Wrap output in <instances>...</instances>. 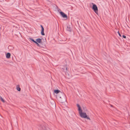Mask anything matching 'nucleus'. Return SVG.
<instances>
[{"label":"nucleus","mask_w":130,"mask_h":130,"mask_svg":"<svg viewBox=\"0 0 130 130\" xmlns=\"http://www.w3.org/2000/svg\"><path fill=\"white\" fill-rule=\"evenodd\" d=\"M49 128L46 126V125L44 124H42L39 125V130H49Z\"/></svg>","instance_id":"1"},{"label":"nucleus","mask_w":130,"mask_h":130,"mask_svg":"<svg viewBox=\"0 0 130 130\" xmlns=\"http://www.w3.org/2000/svg\"><path fill=\"white\" fill-rule=\"evenodd\" d=\"M80 116L82 118H86L88 120H90V118L88 117L86 113L82 112V111L79 112Z\"/></svg>","instance_id":"2"},{"label":"nucleus","mask_w":130,"mask_h":130,"mask_svg":"<svg viewBox=\"0 0 130 130\" xmlns=\"http://www.w3.org/2000/svg\"><path fill=\"white\" fill-rule=\"evenodd\" d=\"M59 94V95H57L56 98L59 100L60 102L62 103L63 102V101L62 100V98H61V96H64V94L63 93L60 92V93Z\"/></svg>","instance_id":"3"},{"label":"nucleus","mask_w":130,"mask_h":130,"mask_svg":"<svg viewBox=\"0 0 130 130\" xmlns=\"http://www.w3.org/2000/svg\"><path fill=\"white\" fill-rule=\"evenodd\" d=\"M92 4H93L92 9L94 11L96 14H98V9L97 7L95 4H93V3Z\"/></svg>","instance_id":"4"},{"label":"nucleus","mask_w":130,"mask_h":130,"mask_svg":"<svg viewBox=\"0 0 130 130\" xmlns=\"http://www.w3.org/2000/svg\"><path fill=\"white\" fill-rule=\"evenodd\" d=\"M61 15L63 18H66L67 19L68 18L67 15L62 12H60Z\"/></svg>","instance_id":"5"},{"label":"nucleus","mask_w":130,"mask_h":130,"mask_svg":"<svg viewBox=\"0 0 130 130\" xmlns=\"http://www.w3.org/2000/svg\"><path fill=\"white\" fill-rule=\"evenodd\" d=\"M40 26L41 28V34L42 36H44L45 35V34L44 32V28L43 26L42 25H41Z\"/></svg>","instance_id":"6"},{"label":"nucleus","mask_w":130,"mask_h":130,"mask_svg":"<svg viewBox=\"0 0 130 130\" xmlns=\"http://www.w3.org/2000/svg\"><path fill=\"white\" fill-rule=\"evenodd\" d=\"M76 105L77 107L78 108V110L79 111V112L81 111H82V110L81 108V107L80 105L78 104H77Z\"/></svg>","instance_id":"7"},{"label":"nucleus","mask_w":130,"mask_h":130,"mask_svg":"<svg viewBox=\"0 0 130 130\" xmlns=\"http://www.w3.org/2000/svg\"><path fill=\"white\" fill-rule=\"evenodd\" d=\"M61 70L65 72H66L68 70V69L66 66H64L63 68H61Z\"/></svg>","instance_id":"8"},{"label":"nucleus","mask_w":130,"mask_h":130,"mask_svg":"<svg viewBox=\"0 0 130 130\" xmlns=\"http://www.w3.org/2000/svg\"><path fill=\"white\" fill-rule=\"evenodd\" d=\"M67 30L71 32L72 31V29L69 26H68L67 27Z\"/></svg>","instance_id":"9"},{"label":"nucleus","mask_w":130,"mask_h":130,"mask_svg":"<svg viewBox=\"0 0 130 130\" xmlns=\"http://www.w3.org/2000/svg\"><path fill=\"white\" fill-rule=\"evenodd\" d=\"M36 41L38 43H42V40L41 39L38 38L36 39Z\"/></svg>","instance_id":"10"},{"label":"nucleus","mask_w":130,"mask_h":130,"mask_svg":"<svg viewBox=\"0 0 130 130\" xmlns=\"http://www.w3.org/2000/svg\"><path fill=\"white\" fill-rule=\"evenodd\" d=\"M11 55L10 53H7L6 54V57L7 58H9L10 57Z\"/></svg>","instance_id":"11"},{"label":"nucleus","mask_w":130,"mask_h":130,"mask_svg":"<svg viewBox=\"0 0 130 130\" xmlns=\"http://www.w3.org/2000/svg\"><path fill=\"white\" fill-rule=\"evenodd\" d=\"M54 93L56 94H58L59 92L60 93V92H61L60 90H54Z\"/></svg>","instance_id":"12"},{"label":"nucleus","mask_w":130,"mask_h":130,"mask_svg":"<svg viewBox=\"0 0 130 130\" xmlns=\"http://www.w3.org/2000/svg\"><path fill=\"white\" fill-rule=\"evenodd\" d=\"M17 89L19 91H20L21 88L19 86V85H17Z\"/></svg>","instance_id":"13"},{"label":"nucleus","mask_w":130,"mask_h":130,"mask_svg":"<svg viewBox=\"0 0 130 130\" xmlns=\"http://www.w3.org/2000/svg\"><path fill=\"white\" fill-rule=\"evenodd\" d=\"M0 99L3 102H5V101L3 99L1 96H0Z\"/></svg>","instance_id":"14"},{"label":"nucleus","mask_w":130,"mask_h":130,"mask_svg":"<svg viewBox=\"0 0 130 130\" xmlns=\"http://www.w3.org/2000/svg\"><path fill=\"white\" fill-rule=\"evenodd\" d=\"M29 39L32 41H33V42H34V43H35V42H36V41H35L32 38H29Z\"/></svg>","instance_id":"15"},{"label":"nucleus","mask_w":130,"mask_h":130,"mask_svg":"<svg viewBox=\"0 0 130 130\" xmlns=\"http://www.w3.org/2000/svg\"><path fill=\"white\" fill-rule=\"evenodd\" d=\"M35 43H36L37 44V45L38 46H39V47H40V44L38 43L37 42H36Z\"/></svg>","instance_id":"16"},{"label":"nucleus","mask_w":130,"mask_h":130,"mask_svg":"<svg viewBox=\"0 0 130 130\" xmlns=\"http://www.w3.org/2000/svg\"><path fill=\"white\" fill-rule=\"evenodd\" d=\"M122 37L124 38H126V36L124 35H123Z\"/></svg>","instance_id":"17"},{"label":"nucleus","mask_w":130,"mask_h":130,"mask_svg":"<svg viewBox=\"0 0 130 130\" xmlns=\"http://www.w3.org/2000/svg\"><path fill=\"white\" fill-rule=\"evenodd\" d=\"M118 34L119 35V36H120V37H121V34H120V33L119 32V31L118 32Z\"/></svg>","instance_id":"18"},{"label":"nucleus","mask_w":130,"mask_h":130,"mask_svg":"<svg viewBox=\"0 0 130 130\" xmlns=\"http://www.w3.org/2000/svg\"><path fill=\"white\" fill-rule=\"evenodd\" d=\"M110 106L111 107H112L113 106L112 105H110Z\"/></svg>","instance_id":"19"},{"label":"nucleus","mask_w":130,"mask_h":130,"mask_svg":"<svg viewBox=\"0 0 130 130\" xmlns=\"http://www.w3.org/2000/svg\"><path fill=\"white\" fill-rule=\"evenodd\" d=\"M87 111V110H86V111Z\"/></svg>","instance_id":"20"}]
</instances>
